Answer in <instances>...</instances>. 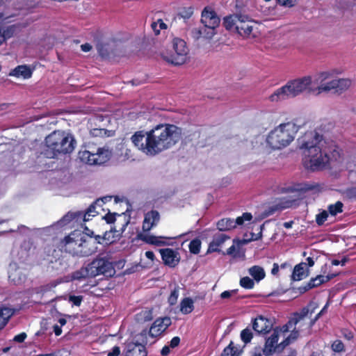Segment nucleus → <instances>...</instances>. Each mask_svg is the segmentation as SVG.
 Listing matches in <instances>:
<instances>
[{"instance_id": "1", "label": "nucleus", "mask_w": 356, "mask_h": 356, "mask_svg": "<svg viewBox=\"0 0 356 356\" xmlns=\"http://www.w3.org/2000/svg\"><path fill=\"white\" fill-rule=\"evenodd\" d=\"M323 136L316 131H309L298 138L300 149H305L302 163L312 171L323 170L330 161L340 158L339 147L332 141H323Z\"/></svg>"}, {"instance_id": "2", "label": "nucleus", "mask_w": 356, "mask_h": 356, "mask_svg": "<svg viewBox=\"0 0 356 356\" xmlns=\"http://www.w3.org/2000/svg\"><path fill=\"white\" fill-rule=\"evenodd\" d=\"M350 83L351 81L348 79H337L325 83V84L319 85L316 88H314L312 87V77L306 76L289 81L284 86L275 90L269 96L268 99L272 102L284 101L294 98L305 91L312 92L318 90V93H321L333 90L334 92L342 93L350 87Z\"/></svg>"}, {"instance_id": "3", "label": "nucleus", "mask_w": 356, "mask_h": 356, "mask_svg": "<svg viewBox=\"0 0 356 356\" xmlns=\"http://www.w3.org/2000/svg\"><path fill=\"white\" fill-rule=\"evenodd\" d=\"M181 138V129L175 124H159L147 132V148L155 156L175 145Z\"/></svg>"}, {"instance_id": "4", "label": "nucleus", "mask_w": 356, "mask_h": 356, "mask_svg": "<svg viewBox=\"0 0 356 356\" xmlns=\"http://www.w3.org/2000/svg\"><path fill=\"white\" fill-rule=\"evenodd\" d=\"M76 140L73 136L62 131H54L45 138V145L41 154L48 159L56 158L59 154L72 152Z\"/></svg>"}, {"instance_id": "5", "label": "nucleus", "mask_w": 356, "mask_h": 356, "mask_svg": "<svg viewBox=\"0 0 356 356\" xmlns=\"http://www.w3.org/2000/svg\"><path fill=\"white\" fill-rule=\"evenodd\" d=\"M297 132L298 127L294 123H282L268 134L266 142L272 149H281L291 144Z\"/></svg>"}, {"instance_id": "6", "label": "nucleus", "mask_w": 356, "mask_h": 356, "mask_svg": "<svg viewBox=\"0 0 356 356\" xmlns=\"http://www.w3.org/2000/svg\"><path fill=\"white\" fill-rule=\"evenodd\" d=\"M114 273L115 270L111 262L105 258H97L86 266L73 272L71 277L73 280L80 281L88 277H95L99 275L111 277Z\"/></svg>"}, {"instance_id": "7", "label": "nucleus", "mask_w": 356, "mask_h": 356, "mask_svg": "<svg viewBox=\"0 0 356 356\" xmlns=\"http://www.w3.org/2000/svg\"><path fill=\"white\" fill-rule=\"evenodd\" d=\"M314 312V308L311 305L302 307L299 312L292 314L287 323L284 326V331H291L290 337L295 339L298 337L299 332L309 329V315Z\"/></svg>"}, {"instance_id": "8", "label": "nucleus", "mask_w": 356, "mask_h": 356, "mask_svg": "<svg viewBox=\"0 0 356 356\" xmlns=\"http://www.w3.org/2000/svg\"><path fill=\"white\" fill-rule=\"evenodd\" d=\"M172 49L170 54H162L164 60L174 65H181L188 59L189 49L183 39L175 38L172 40Z\"/></svg>"}, {"instance_id": "9", "label": "nucleus", "mask_w": 356, "mask_h": 356, "mask_svg": "<svg viewBox=\"0 0 356 356\" xmlns=\"http://www.w3.org/2000/svg\"><path fill=\"white\" fill-rule=\"evenodd\" d=\"M111 155V152L105 147H99L95 152L84 150L79 152L80 159L90 165L104 164L110 159Z\"/></svg>"}, {"instance_id": "10", "label": "nucleus", "mask_w": 356, "mask_h": 356, "mask_svg": "<svg viewBox=\"0 0 356 356\" xmlns=\"http://www.w3.org/2000/svg\"><path fill=\"white\" fill-rule=\"evenodd\" d=\"M201 22L204 24V31L208 30L207 33H203L202 30L199 31L200 35H204L207 39H211L216 33L215 29L220 25V19L216 13L207 8H205L202 13Z\"/></svg>"}, {"instance_id": "11", "label": "nucleus", "mask_w": 356, "mask_h": 356, "mask_svg": "<svg viewBox=\"0 0 356 356\" xmlns=\"http://www.w3.org/2000/svg\"><path fill=\"white\" fill-rule=\"evenodd\" d=\"M81 235H82L81 232L75 230L66 236L58 244L60 251L69 253L74 257H79V247L81 240L83 238Z\"/></svg>"}, {"instance_id": "12", "label": "nucleus", "mask_w": 356, "mask_h": 356, "mask_svg": "<svg viewBox=\"0 0 356 356\" xmlns=\"http://www.w3.org/2000/svg\"><path fill=\"white\" fill-rule=\"evenodd\" d=\"M111 199V197H104L101 199L97 200L92 204H91L89 207L85 211H76V212H68L63 217V220L65 221H72L75 220L76 221H79L82 220L83 222L88 221L90 220V216H95L98 214V211H95V207L97 205L102 207V204L101 203H105L107 201V199Z\"/></svg>"}, {"instance_id": "13", "label": "nucleus", "mask_w": 356, "mask_h": 356, "mask_svg": "<svg viewBox=\"0 0 356 356\" xmlns=\"http://www.w3.org/2000/svg\"><path fill=\"white\" fill-rule=\"evenodd\" d=\"M171 325V319L169 317H164L157 318L154 321L149 331L144 329L140 333V336L143 338L147 339V335L152 338H156L160 336L168 327Z\"/></svg>"}, {"instance_id": "14", "label": "nucleus", "mask_w": 356, "mask_h": 356, "mask_svg": "<svg viewBox=\"0 0 356 356\" xmlns=\"http://www.w3.org/2000/svg\"><path fill=\"white\" fill-rule=\"evenodd\" d=\"M279 334L280 330L276 327L273 330L272 334L266 340L264 348L263 349L264 354L266 356L272 355L280 346H282V348H284L290 343L291 337L289 336L278 345L277 342L279 339Z\"/></svg>"}, {"instance_id": "15", "label": "nucleus", "mask_w": 356, "mask_h": 356, "mask_svg": "<svg viewBox=\"0 0 356 356\" xmlns=\"http://www.w3.org/2000/svg\"><path fill=\"white\" fill-rule=\"evenodd\" d=\"M81 238L80 244H79V257H88L95 252H96L97 249V244L99 243V241H97V238H93L92 236L86 234L82 232V235H81Z\"/></svg>"}, {"instance_id": "16", "label": "nucleus", "mask_w": 356, "mask_h": 356, "mask_svg": "<svg viewBox=\"0 0 356 356\" xmlns=\"http://www.w3.org/2000/svg\"><path fill=\"white\" fill-rule=\"evenodd\" d=\"M159 252L164 265L170 267H176L180 261V256L177 251L171 248L160 249Z\"/></svg>"}, {"instance_id": "17", "label": "nucleus", "mask_w": 356, "mask_h": 356, "mask_svg": "<svg viewBox=\"0 0 356 356\" xmlns=\"http://www.w3.org/2000/svg\"><path fill=\"white\" fill-rule=\"evenodd\" d=\"M273 321L261 315L252 321V329L258 334H266L273 329Z\"/></svg>"}, {"instance_id": "18", "label": "nucleus", "mask_w": 356, "mask_h": 356, "mask_svg": "<svg viewBox=\"0 0 356 356\" xmlns=\"http://www.w3.org/2000/svg\"><path fill=\"white\" fill-rule=\"evenodd\" d=\"M142 343L131 342L127 345V353L125 356H147L145 345L147 344V339L143 338Z\"/></svg>"}, {"instance_id": "19", "label": "nucleus", "mask_w": 356, "mask_h": 356, "mask_svg": "<svg viewBox=\"0 0 356 356\" xmlns=\"http://www.w3.org/2000/svg\"><path fill=\"white\" fill-rule=\"evenodd\" d=\"M160 220V214L156 210H151L145 214L142 229L144 232H149Z\"/></svg>"}, {"instance_id": "20", "label": "nucleus", "mask_w": 356, "mask_h": 356, "mask_svg": "<svg viewBox=\"0 0 356 356\" xmlns=\"http://www.w3.org/2000/svg\"><path fill=\"white\" fill-rule=\"evenodd\" d=\"M138 238L147 244L154 245L156 246H163L169 245L164 239H171L175 237H165V236H156L145 233H140L138 234Z\"/></svg>"}, {"instance_id": "21", "label": "nucleus", "mask_w": 356, "mask_h": 356, "mask_svg": "<svg viewBox=\"0 0 356 356\" xmlns=\"http://www.w3.org/2000/svg\"><path fill=\"white\" fill-rule=\"evenodd\" d=\"M241 17H242L238 20L236 31L240 35L248 37L250 35L253 30L252 22L248 20V17L246 15H241Z\"/></svg>"}, {"instance_id": "22", "label": "nucleus", "mask_w": 356, "mask_h": 356, "mask_svg": "<svg viewBox=\"0 0 356 356\" xmlns=\"http://www.w3.org/2000/svg\"><path fill=\"white\" fill-rule=\"evenodd\" d=\"M131 141L134 145L137 147L139 149L142 150L147 155H150L148 152L147 147V132L144 134L143 131H136L131 136Z\"/></svg>"}, {"instance_id": "23", "label": "nucleus", "mask_w": 356, "mask_h": 356, "mask_svg": "<svg viewBox=\"0 0 356 356\" xmlns=\"http://www.w3.org/2000/svg\"><path fill=\"white\" fill-rule=\"evenodd\" d=\"M32 74L33 72L29 66L26 65H22L17 66L13 70H11V72L9 73V75L17 78L22 77L24 79H26L31 78Z\"/></svg>"}, {"instance_id": "24", "label": "nucleus", "mask_w": 356, "mask_h": 356, "mask_svg": "<svg viewBox=\"0 0 356 356\" xmlns=\"http://www.w3.org/2000/svg\"><path fill=\"white\" fill-rule=\"evenodd\" d=\"M337 275V273L327 274V275H319L314 278H312L307 283L309 286H311V288L313 289L320 286L323 283L329 282L335 277Z\"/></svg>"}, {"instance_id": "25", "label": "nucleus", "mask_w": 356, "mask_h": 356, "mask_svg": "<svg viewBox=\"0 0 356 356\" xmlns=\"http://www.w3.org/2000/svg\"><path fill=\"white\" fill-rule=\"evenodd\" d=\"M118 216L119 217L124 216V221L123 224H122L121 231L124 232L127 227L128 224L129 223V218H127V216L124 213H122V214H118L117 213H110L108 212L107 214L105 215L104 217V220L108 224H112L115 221V216Z\"/></svg>"}, {"instance_id": "26", "label": "nucleus", "mask_w": 356, "mask_h": 356, "mask_svg": "<svg viewBox=\"0 0 356 356\" xmlns=\"http://www.w3.org/2000/svg\"><path fill=\"white\" fill-rule=\"evenodd\" d=\"M216 226L219 231L225 232L236 228V223H234V219L227 218L218 220Z\"/></svg>"}, {"instance_id": "27", "label": "nucleus", "mask_w": 356, "mask_h": 356, "mask_svg": "<svg viewBox=\"0 0 356 356\" xmlns=\"http://www.w3.org/2000/svg\"><path fill=\"white\" fill-rule=\"evenodd\" d=\"M293 201L291 200H280V201L271 207H270L268 209V215H271L275 213L277 211H282L283 209L289 208L292 206Z\"/></svg>"}, {"instance_id": "28", "label": "nucleus", "mask_w": 356, "mask_h": 356, "mask_svg": "<svg viewBox=\"0 0 356 356\" xmlns=\"http://www.w3.org/2000/svg\"><path fill=\"white\" fill-rule=\"evenodd\" d=\"M305 263H300L295 266L292 273V280L294 281H300L307 277V274L305 273Z\"/></svg>"}, {"instance_id": "29", "label": "nucleus", "mask_w": 356, "mask_h": 356, "mask_svg": "<svg viewBox=\"0 0 356 356\" xmlns=\"http://www.w3.org/2000/svg\"><path fill=\"white\" fill-rule=\"evenodd\" d=\"M241 15H232L227 16L223 19V26L227 30H236L238 19L241 18Z\"/></svg>"}, {"instance_id": "30", "label": "nucleus", "mask_w": 356, "mask_h": 356, "mask_svg": "<svg viewBox=\"0 0 356 356\" xmlns=\"http://www.w3.org/2000/svg\"><path fill=\"white\" fill-rule=\"evenodd\" d=\"M194 309L193 300L191 298H185L180 302V311L184 314H191Z\"/></svg>"}, {"instance_id": "31", "label": "nucleus", "mask_w": 356, "mask_h": 356, "mask_svg": "<svg viewBox=\"0 0 356 356\" xmlns=\"http://www.w3.org/2000/svg\"><path fill=\"white\" fill-rule=\"evenodd\" d=\"M249 273L257 282L262 280L266 273L263 268L259 266H253L249 269Z\"/></svg>"}, {"instance_id": "32", "label": "nucleus", "mask_w": 356, "mask_h": 356, "mask_svg": "<svg viewBox=\"0 0 356 356\" xmlns=\"http://www.w3.org/2000/svg\"><path fill=\"white\" fill-rule=\"evenodd\" d=\"M343 204L341 201H337L335 204H330L327 211L331 216H336L343 212Z\"/></svg>"}, {"instance_id": "33", "label": "nucleus", "mask_w": 356, "mask_h": 356, "mask_svg": "<svg viewBox=\"0 0 356 356\" xmlns=\"http://www.w3.org/2000/svg\"><path fill=\"white\" fill-rule=\"evenodd\" d=\"M188 248L191 253L197 254L200 252L201 241L197 238L193 239L188 245Z\"/></svg>"}, {"instance_id": "34", "label": "nucleus", "mask_w": 356, "mask_h": 356, "mask_svg": "<svg viewBox=\"0 0 356 356\" xmlns=\"http://www.w3.org/2000/svg\"><path fill=\"white\" fill-rule=\"evenodd\" d=\"M221 356H239V353L234 346V343L231 341L229 344L224 348Z\"/></svg>"}, {"instance_id": "35", "label": "nucleus", "mask_w": 356, "mask_h": 356, "mask_svg": "<svg viewBox=\"0 0 356 356\" xmlns=\"http://www.w3.org/2000/svg\"><path fill=\"white\" fill-rule=\"evenodd\" d=\"M253 337L252 331L248 328L243 330L241 332V338L244 343L247 344L250 343Z\"/></svg>"}, {"instance_id": "36", "label": "nucleus", "mask_w": 356, "mask_h": 356, "mask_svg": "<svg viewBox=\"0 0 356 356\" xmlns=\"http://www.w3.org/2000/svg\"><path fill=\"white\" fill-rule=\"evenodd\" d=\"M240 285L246 289H252L254 288V280L249 277H243L240 280Z\"/></svg>"}, {"instance_id": "37", "label": "nucleus", "mask_w": 356, "mask_h": 356, "mask_svg": "<svg viewBox=\"0 0 356 356\" xmlns=\"http://www.w3.org/2000/svg\"><path fill=\"white\" fill-rule=\"evenodd\" d=\"M229 238L230 237L225 234L219 233L213 236V241L220 247L226 240L229 239Z\"/></svg>"}, {"instance_id": "38", "label": "nucleus", "mask_w": 356, "mask_h": 356, "mask_svg": "<svg viewBox=\"0 0 356 356\" xmlns=\"http://www.w3.org/2000/svg\"><path fill=\"white\" fill-rule=\"evenodd\" d=\"M331 348L335 353H341L345 351V346L339 339H337L332 342L331 344Z\"/></svg>"}, {"instance_id": "39", "label": "nucleus", "mask_w": 356, "mask_h": 356, "mask_svg": "<svg viewBox=\"0 0 356 356\" xmlns=\"http://www.w3.org/2000/svg\"><path fill=\"white\" fill-rule=\"evenodd\" d=\"M252 218V216L250 213H244L241 216L237 217L236 220H234V223L236 225H242L245 221H250Z\"/></svg>"}, {"instance_id": "40", "label": "nucleus", "mask_w": 356, "mask_h": 356, "mask_svg": "<svg viewBox=\"0 0 356 356\" xmlns=\"http://www.w3.org/2000/svg\"><path fill=\"white\" fill-rule=\"evenodd\" d=\"M108 131L106 129L94 128L90 131V134L93 137H104L108 136Z\"/></svg>"}, {"instance_id": "41", "label": "nucleus", "mask_w": 356, "mask_h": 356, "mask_svg": "<svg viewBox=\"0 0 356 356\" xmlns=\"http://www.w3.org/2000/svg\"><path fill=\"white\" fill-rule=\"evenodd\" d=\"M97 51L99 54V55L104 58H107L110 56V52L108 49V44H100L97 46Z\"/></svg>"}, {"instance_id": "42", "label": "nucleus", "mask_w": 356, "mask_h": 356, "mask_svg": "<svg viewBox=\"0 0 356 356\" xmlns=\"http://www.w3.org/2000/svg\"><path fill=\"white\" fill-rule=\"evenodd\" d=\"M329 212L323 210L316 216V222L318 225H322L327 220Z\"/></svg>"}, {"instance_id": "43", "label": "nucleus", "mask_w": 356, "mask_h": 356, "mask_svg": "<svg viewBox=\"0 0 356 356\" xmlns=\"http://www.w3.org/2000/svg\"><path fill=\"white\" fill-rule=\"evenodd\" d=\"M179 296V290L178 289L175 288L174 289L168 299V302L170 305H174L177 303V299Z\"/></svg>"}, {"instance_id": "44", "label": "nucleus", "mask_w": 356, "mask_h": 356, "mask_svg": "<svg viewBox=\"0 0 356 356\" xmlns=\"http://www.w3.org/2000/svg\"><path fill=\"white\" fill-rule=\"evenodd\" d=\"M332 73L330 72H323L318 74V77L316 79L317 83H319L320 85L324 84L323 82L326 80L329 79L332 76Z\"/></svg>"}, {"instance_id": "45", "label": "nucleus", "mask_w": 356, "mask_h": 356, "mask_svg": "<svg viewBox=\"0 0 356 356\" xmlns=\"http://www.w3.org/2000/svg\"><path fill=\"white\" fill-rule=\"evenodd\" d=\"M16 26L15 25H11L8 27H6V29L2 30V33H3L5 36V40H6L8 38H10L13 36L15 31H16Z\"/></svg>"}, {"instance_id": "46", "label": "nucleus", "mask_w": 356, "mask_h": 356, "mask_svg": "<svg viewBox=\"0 0 356 356\" xmlns=\"http://www.w3.org/2000/svg\"><path fill=\"white\" fill-rule=\"evenodd\" d=\"M314 188V186L311 184H298L297 188H296L291 191H297L306 192V191H312Z\"/></svg>"}, {"instance_id": "47", "label": "nucleus", "mask_w": 356, "mask_h": 356, "mask_svg": "<svg viewBox=\"0 0 356 356\" xmlns=\"http://www.w3.org/2000/svg\"><path fill=\"white\" fill-rule=\"evenodd\" d=\"M70 302H72L75 306H80L83 300L82 296H70Z\"/></svg>"}, {"instance_id": "48", "label": "nucleus", "mask_w": 356, "mask_h": 356, "mask_svg": "<svg viewBox=\"0 0 356 356\" xmlns=\"http://www.w3.org/2000/svg\"><path fill=\"white\" fill-rule=\"evenodd\" d=\"M277 2L281 6L291 8L296 5V0H277Z\"/></svg>"}, {"instance_id": "49", "label": "nucleus", "mask_w": 356, "mask_h": 356, "mask_svg": "<svg viewBox=\"0 0 356 356\" xmlns=\"http://www.w3.org/2000/svg\"><path fill=\"white\" fill-rule=\"evenodd\" d=\"M215 252H220V250L219 249V246L217 245V244L212 240L209 244L207 253H211Z\"/></svg>"}, {"instance_id": "50", "label": "nucleus", "mask_w": 356, "mask_h": 356, "mask_svg": "<svg viewBox=\"0 0 356 356\" xmlns=\"http://www.w3.org/2000/svg\"><path fill=\"white\" fill-rule=\"evenodd\" d=\"M26 337L27 334L25 332H21L14 337L13 341L17 343H22L25 341Z\"/></svg>"}, {"instance_id": "51", "label": "nucleus", "mask_w": 356, "mask_h": 356, "mask_svg": "<svg viewBox=\"0 0 356 356\" xmlns=\"http://www.w3.org/2000/svg\"><path fill=\"white\" fill-rule=\"evenodd\" d=\"M348 260H349V259L347 257H343L341 260L339 261L338 259H333L331 261V263H332V266H338V265L344 266Z\"/></svg>"}, {"instance_id": "52", "label": "nucleus", "mask_w": 356, "mask_h": 356, "mask_svg": "<svg viewBox=\"0 0 356 356\" xmlns=\"http://www.w3.org/2000/svg\"><path fill=\"white\" fill-rule=\"evenodd\" d=\"M180 343V338L179 337H174L170 341L169 346L172 348H175L179 346Z\"/></svg>"}, {"instance_id": "53", "label": "nucleus", "mask_w": 356, "mask_h": 356, "mask_svg": "<svg viewBox=\"0 0 356 356\" xmlns=\"http://www.w3.org/2000/svg\"><path fill=\"white\" fill-rule=\"evenodd\" d=\"M237 290L225 291L221 293L220 298L222 299H227L232 296L233 293H236Z\"/></svg>"}, {"instance_id": "54", "label": "nucleus", "mask_w": 356, "mask_h": 356, "mask_svg": "<svg viewBox=\"0 0 356 356\" xmlns=\"http://www.w3.org/2000/svg\"><path fill=\"white\" fill-rule=\"evenodd\" d=\"M120 355V348L118 346H114L112 350L108 353V356H119Z\"/></svg>"}, {"instance_id": "55", "label": "nucleus", "mask_w": 356, "mask_h": 356, "mask_svg": "<svg viewBox=\"0 0 356 356\" xmlns=\"http://www.w3.org/2000/svg\"><path fill=\"white\" fill-rule=\"evenodd\" d=\"M343 337L346 339L350 341L354 338V334L353 332L346 330L343 331Z\"/></svg>"}, {"instance_id": "56", "label": "nucleus", "mask_w": 356, "mask_h": 356, "mask_svg": "<svg viewBox=\"0 0 356 356\" xmlns=\"http://www.w3.org/2000/svg\"><path fill=\"white\" fill-rule=\"evenodd\" d=\"M310 289H312L311 286H309L307 282L298 288V291L300 293H304Z\"/></svg>"}, {"instance_id": "57", "label": "nucleus", "mask_w": 356, "mask_h": 356, "mask_svg": "<svg viewBox=\"0 0 356 356\" xmlns=\"http://www.w3.org/2000/svg\"><path fill=\"white\" fill-rule=\"evenodd\" d=\"M321 312H318L314 318H311L309 317L308 325L312 327L315 324L316 321L321 316Z\"/></svg>"}, {"instance_id": "58", "label": "nucleus", "mask_w": 356, "mask_h": 356, "mask_svg": "<svg viewBox=\"0 0 356 356\" xmlns=\"http://www.w3.org/2000/svg\"><path fill=\"white\" fill-rule=\"evenodd\" d=\"M151 27L156 35H159L161 29L159 28H158V22H152L151 24Z\"/></svg>"}, {"instance_id": "59", "label": "nucleus", "mask_w": 356, "mask_h": 356, "mask_svg": "<svg viewBox=\"0 0 356 356\" xmlns=\"http://www.w3.org/2000/svg\"><path fill=\"white\" fill-rule=\"evenodd\" d=\"M170 347L169 346H164L161 350V355L162 356H167L170 354Z\"/></svg>"}, {"instance_id": "60", "label": "nucleus", "mask_w": 356, "mask_h": 356, "mask_svg": "<svg viewBox=\"0 0 356 356\" xmlns=\"http://www.w3.org/2000/svg\"><path fill=\"white\" fill-rule=\"evenodd\" d=\"M92 48V45L89 43H85L81 45V49L84 52L90 51Z\"/></svg>"}, {"instance_id": "61", "label": "nucleus", "mask_w": 356, "mask_h": 356, "mask_svg": "<svg viewBox=\"0 0 356 356\" xmlns=\"http://www.w3.org/2000/svg\"><path fill=\"white\" fill-rule=\"evenodd\" d=\"M53 329L56 336H60L62 334L61 326L54 325Z\"/></svg>"}, {"instance_id": "62", "label": "nucleus", "mask_w": 356, "mask_h": 356, "mask_svg": "<svg viewBox=\"0 0 356 356\" xmlns=\"http://www.w3.org/2000/svg\"><path fill=\"white\" fill-rule=\"evenodd\" d=\"M279 265L277 263H274L273 266V268L271 269V274L273 275H277L279 272Z\"/></svg>"}, {"instance_id": "63", "label": "nucleus", "mask_w": 356, "mask_h": 356, "mask_svg": "<svg viewBox=\"0 0 356 356\" xmlns=\"http://www.w3.org/2000/svg\"><path fill=\"white\" fill-rule=\"evenodd\" d=\"M145 256L146 257L153 261L155 259L154 253L152 251H147L145 252Z\"/></svg>"}, {"instance_id": "64", "label": "nucleus", "mask_w": 356, "mask_h": 356, "mask_svg": "<svg viewBox=\"0 0 356 356\" xmlns=\"http://www.w3.org/2000/svg\"><path fill=\"white\" fill-rule=\"evenodd\" d=\"M156 22H158V26L161 30L167 29V24L163 21V19H159Z\"/></svg>"}]
</instances>
